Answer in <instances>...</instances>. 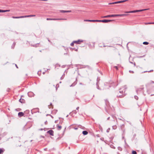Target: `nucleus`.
I'll return each mask as SVG.
<instances>
[{"label":"nucleus","instance_id":"obj_1","mask_svg":"<svg viewBox=\"0 0 154 154\" xmlns=\"http://www.w3.org/2000/svg\"><path fill=\"white\" fill-rule=\"evenodd\" d=\"M126 88V86H125L122 87L121 88L119 89V93L120 94H118L117 95V97L119 98H122L126 95L125 94V91Z\"/></svg>","mask_w":154,"mask_h":154},{"label":"nucleus","instance_id":"obj_2","mask_svg":"<svg viewBox=\"0 0 154 154\" xmlns=\"http://www.w3.org/2000/svg\"><path fill=\"white\" fill-rule=\"evenodd\" d=\"M112 20H96V22H102L103 23H108L112 21Z\"/></svg>","mask_w":154,"mask_h":154},{"label":"nucleus","instance_id":"obj_3","mask_svg":"<svg viewBox=\"0 0 154 154\" xmlns=\"http://www.w3.org/2000/svg\"><path fill=\"white\" fill-rule=\"evenodd\" d=\"M128 0H124L123 1H119L115 2H114L112 3H109V5H112V4H118V3H120L123 2H125L127 1Z\"/></svg>","mask_w":154,"mask_h":154},{"label":"nucleus","instance_id":"obj_4","mask_svg":"<svg viewBox=\"0 0 154 154\" xmlns=\"http://www.w3.org/2000/svg\"><path fill=\"white\" fill-rule=\"evenodd\" d=\"M47 20H66V19H64V18H47L46 19Z\"/></svg>","mask_w":154,"mask_h":154},{"label":"nucleus","instance_id":"obj_5","mask_svg":"<svg viewBox=\"0 0 154 154\" xmlns=\"http://www.w3.org/2000/svg\"><path fill=\"white\" fill-rule=\"evenodd\" d=\"M119 17L118 14H112L108 15L103 17V18H107L109 17Z\"/></svg>","mask_w":154,"mask_h":154},{"label":"nucleus","instance_id":"obj_6","mask_svg":"<svg viewBox=\"0 0 154 154\" xmlns=\"http://www.w3.org/2000/svg\"><path fill=\"white\" fill-rule=\"evenodd\" d=\"M83 42V40L79 39L77 41H74V42L75 43H76L78 44H80L81 43Z\"/></svg>","mask_w":154,"mask_h":154},{"label":"nucleus","instance_id":"obj_7","mask_svg":"<svg viewBox=\"0 0 154 154\" xmlns=\"http://www.w3.org/2000/svg\"><path fill=\"white\" fill-rule=\"evenodd\" d=\"M143 89V87H141L140 88H137L136 90V92L137 93H138L139 91H141Z\"/></svg>","mask_w":154,"mask_h":154},{"label":"nucleus","instance_id":"obj_8","mask_svg":"<svg viewBox=\"0 0 154 154\" xmlns=\"http://www.w3.org/2000/svg\"><path fill=\"white\" fill-rule=\"evenodd\" d=\"M47 133L51 136H54V131L52 130H50L48 131Z\"/></svg>","mask_w":154,"mask_h":154},{"label":"nucleus","instance_id":"obj_9","mask_svg":"<svg viewBox=\"0 0 154 154\" xmlns=\"http://www.w3.org/2000/svg\"><path fill=\"white\" fill-rule=\"evenodd\" d=\"M56 126H57V129L58 130H60L62 128L61 126L59 125L58 124Z\"/></svg>","mask_w":154,"mask_h":154},{"label":"nucleus","instance_id":"obj_10","mask_svg":"<svg viewBox=\"0 0 154 154\" xmlns=\"http://www.w3.org/2000/svg\"><path fill=\"white\" fill-rule=\"evenodd\" d=\"M28 95L29 97H32L34 96V94L32 92H29L28 93Z\"/></svg>","mask_w":154,"mask_h":154},{"label":"nucleus","instance_id":"obj_11","mask_svg":"<svg viewBox=\"0 0 154 154\" xmlns=\"http://www.w3.org/2000/svg\"><path fill=\"white\" fill-rule=\"evenodd\" d=\"M96 20H84V21H86V22H96Z\"/></svg>","mask_w":154,"mask_h":154},{"label":"nucleus","instance_id":"obj_12","mask_svg":"<svg viewBox=\"0 0 154 154\" xmlns=\"http://www.w3.org/2000/svg\"><path fill=\"white\" fill-rule=\"evenodd\" d=\"M19 101L22 103H25V100L24 99L21 98L20 99Z\"/></svg>","mask_w":154,"mask_h":154},{"label":"nucleus","instance_id":"obj_13","mask_svg":"<svg viewBox=\"0 0 154 154\" xmlns=\"http://www.w3.org/2000/svg\"><path fill=\"white\" fill-rule=\"evenodd\" d=\"M24 115V113L22 112H19L18 113V116L20 117L23 116Z\"/></svg>","mask_w":154,"mask_h":154},{"label":"nucleus","instance_id":"obj_14","mask_svg":"<svg viewBox=\"0 0 154 154\" xmlns=\"http://www.w3.org/2000/svg\"><path fill=\"white\" fill-rule=\"evenodd\" d=\"M137 12V10H134V11H126V12H125V13H135V12Z\"/></svg>","mask_w":154,"mask_h":154},{"label":"nucleus","instance_id":"obj_15","mask_svg":"<svg viewBox=\"0 0 154 154\" xmlns=\"http://www.w3.org/2000/svg\"><path fill=\"white\" fill-rule=\"evenodd\" d=\"M128 14H118L119 17H123V16H125L128 15Z\"/></svg>","mask_w":154,"mask_h":154},{"label":"nucleus","instance_id":"obj_16","mask_svg":"<svg viewBox=\"0 0 154 154\" xmlns=\"http://www.w3.org/2000/svg\"><path fill=\"white\" fill-rule=\"evenodd\" d=\"M149 9H141V10H137V12H141L144 11H146V10H147Z\"/></svg>","mask_w":154,"mask_h":154},{"label":"nucleus","instance_id":"obj_17","mask_svg":"<svg viewBox=\"0 0 154 154\" xmlns=\"http://www.w3.org/2000/svg\"><path fill=\"white\" fill-rule=\"evenodd\" d=\"M82 134L84 135H86L88 134V132L87 131H83Z\"/></svg>","mask_w":154,"mask_h":154},{"label":"nucleus","instance_id":"obj_18","mask_svg":"<svg viewBox=\"0 0 154 154\" xmlns=\"http://www.w3.org/2000/svg\"><path fill=\"white\" fill-rule=\"evenodd\" d=\"M12 17L14 19H18V18H21V16L20 17H14V16H12Z\"/></svg>","mask_w":154,"mask_h":154},{"label":"nucleus","instance_id":"obj_19","mask_svg":"<svg viewBox=\"0 0 154 154\" xmlns=\"http://www.w3.org/2000/svg\"><path fill=\"white\" fill-rule=\"evenodd\" d=\"M5 151V149H4L0 148V154L3 152Z\"/></svg>","mask_w":154,"mask_h":154},{"label":"nucleus","instance_id":"obj_20","mask_svg":"<svg viewBox=\"0 0 154 154\" xmlns=\"http://www.w3.org/2000/svg\"><path fill=\"white\" fill-rule=\"evenodd\" d=\"M31 17V15L22 16L21 18H23L28 17Z\"/></svg>","mask_w":154,"mask_h":154},{"label":"nucleus","instance_id":"obj_21","mask_svg":"<svg viewBox=\"0 0 154 154\" xmlns=\"http://www.w3.org/2000/svg\"><path fill=\"white\" fill-rule=\"evenodd\" d=\"M112 129L115 130L117 128V127L116 125H113L112 126Z\"/></svg>","mask_w":154,"mask_h":154},{"label":"nucleus","instance_id":"obj_22","mask_svg":"<svg viewBox=\"0 0 154 154\" xmlns=\"http://www.w3.org/2000/svg\"><path fill=\"white\" fill-rule=\"evenodd\" d=\"M143 44L145 45H147L149 44V43L146 42H143Z\"/></svg>","mask_w":154,"mask_h":154},{"label":"nucleus","instance_id":"obj_23","mask_svg":"<svg viewBox=\"0 0 154 154\" xmlns=\"http://www.w3.org/2000/svg\"><path fill=\"white\" fill-rule=\"evenodd\" d=\"M10 11L9 10H2V12H8Z\"/></svg>","mask_w":154,"mask_h":154},{"label":"nucleus","instance_id":"obj_24","mask_svg":"<svg viewBox=\"0 0 154 154\" xmlns=\"http://www.w3.org/2000/svg\"><path fill=\"white\" fill-rule=\"evenodd\" d=\"M118 149L120 151H121L122 150V148L120 147H118Z\"/></svg>","mask_w":154,"mask_h":154},{"label":"nucleus","instance_id":"obj_25","mask_svg":"<svg viewBox=\"0 0 154 154\" xmlns=\"http://www.w3.org/2000/svg\"><path fill=\"white\" fill-rule=\"evenodd\" d=\"M76 83H75V82H74L70 86V87H72V86H75V84H76Z\"/></svg>","mask_w":154,"mask_h":154},{"label":"nucleus","instance_id":"obj_26","mask_svg":"<svg viewBox=\"0 0 154 154\" xmlns=\"http://www.w3.org/2000/svg\"><path fill=\"white\" fill-rule=\"evenodd\" d=\"M153 70H151L149 71H144L143 72L145 73V72H152L153 71Z\"/></svg>","mask_w":154,"mask_h":154},{"label":"nucleus","instance_id":"obj_27","mask_svg":"<svg viewBox=\"0 0 154 154\" xmlns=\"http://www.w3.org/2000/svg\"><path fill=\"white\" fill-rule=\"evenodd\" d=\"M41 73V71H38V75H40Z\"/></svg>","mask_w":154,"mask_h":154},{"label":"nucleus","instance_id":"obj_28","mask_svg":"<svg viewBox=\"0 0 154 154\" xmlns=\"http://www.w3.org/2000/svg\"><path fill=\"white\" fill-rule=\"evenodd\" d=\"M132 154H137V152L136 151H133L132 152Z\"/></svg>","mask_w":154,"mask_h":154},{"label":"nucleus","instance_id":"obj_29","mask_svg":"<svg viewBox=\"0 0 154 154\" xmlns=\"http://www.w3.org/2000/svg\"><path fill=\"white\" fill-rule=\"evenodd\" d=\"M134 97L135 99H136V100H137L138 99V97L137 96H134Z\"/></svg>","mask_w":154,"mask_h":154},{"label":"nucleus","instance_id":"obj_30","mask_svg":"<svg viewBox=\"0 0 154 154\" xmlns=\"http://www.w3.org/2000/svg\"><path fill=\"white\" fill-rule=\"evenodd\" d=\"M60 11L61 12H62V13H65V12H66V11H64V10H60Z\"/></svg>","mask_w":154,"mask_h":154},{"label":"nucleus","instance_id":"obj_31","mask_svg":"<svg viewBox=\"0 0 154 154\" xmlns=\"http://www.w3.org/2000/svg\"><path fill=\"white\" fill-rule=\"evenodd\" d=\"M146 24H153L152 22H149L148 23H145Z\"/></svg>","mask_w":154,"mask_h":154},{"label":"nucleus","instance_id":"obj_32","mask_svg":"<svg viewBox=\"0 0 154 154\" xmlns=\"http://www.w3.org/2000/svg\"><path fill=\"white\" fill-rule=\"evenodd\" d=\"M75 43L74 42V41L70 44V45L72 46L74 45V44Z\"/></svg>","mask_w":154,"mask_h":154},{"label":"nucleus","instance_id":"obj_33","mask_svg":"<svg viewBox=\"0 0 154 154\" xmlns=\"http://www.w3.org/2000/svg\"><path fill=\"white\" fill-rule=\"evenodd\" d=\"M73 112L75 114H76L77 113V112L75 110L73 111Z\"/></svg>","mask_w":154,"mask_h":154},{"label":"nucleus","instance_id":"obj_34","mask_svg":"<svg viewBox=\"0 0 154 154\" xmlns=\"http://www.w3.org/2000/svg\"><path fill=\"white\" fill-rule=\"evenodd\" d=\"M71 11H70V10H69V11H66V13L70 12Z\"/></svg>","mask_w":154,"mask_h":154},{"label":"nucleus","instance_id":"obj_35","mask_svg":"<svg viewBox=\"0 0 154 154\" xmlns=\"http://www.w3.org/2000/svg\"><path fill=\"white\" fill-rule=\"evenodd\" d=\"M129 72H130V73H134V71H131V70H130V71H129Z\"/></svg>","mask_w":154,"mask_h":154},{"label":"nucleus","instance_id":"obj_36","mask_svg":"<svg viewBox=\"0 0 154 154\" xmlns=\"http://www.w3.org/2000/svg\"><path fill=\"white\" fill-rule=\"evenodd\" d=\"M114 67L117 70L118 69V68L117 66H115Z\"/></svg>","mask_w":154,"mask_h":154},{"label":"nucleus","instance_id":"obj_37","mask_svg":"<svg viewBox=\"0 0 154 154\" xmlns=\"http://www.w3.org/2000/svg\"><path fill=\"white\" fill-rule=\"evenodd\" d=\"M79 109V107H78L77 108H76V110H78Z\"/></svg>","mask_w":154,"mask_h":154},{"label":"nucleus","instance_id":"obj_38","mask_svg":"<svg viewBox=\"0 0 154 154\" xmlns=\"http://www.w3.org/2000/svg\"><path fill=\"white\" fill-rule=\"evenodd\" d=\"M35 15H31V17H35Z\"/></svg>","mask_w":154,"mask_h":154},{"label":"nucleus","instance_id":"obj_39","mask_svg":"<svg viewBox=\"0 0 154 154\" xmlns=\"http://www.w3.org/2000/svg\"><path fill=\"white\" fill-rule=\"evenodd\" d=\"M151 82L152 83H154V82L152 81H151Z\"/></svg>","mask_w":154,"mask_h":154},{"label":"nucleus","instance_id":"obj_40","mask_svg":"<svg viewBox=\"0 0 154 154\" xmlns=\"http://www.w3.org/2000/svg\"><path fill=\"white\" fill-rule=\"evenodd\" d=\"M47 124V121H46L45 122V124Z\"/></svg>","mask_w":154,"mask_h":154},{"label":"nucleus","instance_id":"obj_41","mask_svg":"<svg viewBox=\"0 0 154 154\" xmlns=\"http://www.w3.org/2000/svg\"><path fill=\"white\" fill-rule=\"evenodd\" d=\"M99 45V46H100V47H102V46H101V45H100V44Z\"/></svg>","mask_w":154,"mask_h":154},{"label":"nucleus","instance_id":"obj_42","mask_svg":"<svg viewBox=\"0 0 154 154\" xmlns=\"http://www.w3.org/2000/svg\"><path fill=\"white\" fill-rule=\"evenodd\" d=\"M15 66H16V67L17 68H18V67L17 66V65L16 64H15Z\"/></svg>","mask_w":154,"mask_h":154},{"label":"nucleus","instance_id":"obj_43","mask_svg":"<svg viewBox=\"0 0 154 154\" xmlns=\"http://www.w3.org/2000/svg\"><path fill=\"white\" fill-rule=\"evenodd\" d=\"M109 118H110V117H108V118H107V120H109Z\"/></svg>","mask_w":154,"mask_h":154},{"label":"nucleus","instance_id":"obj_44","mask_svg":"<svg viewBox=\"0 0 154 154\" xmlns=\"http://www.w3.org/2000/svg\"><path fill=\"white\" fill-rule=\"evenodd\" d=\"M50 105L51 106H52V103H50Z\"/></svg>","mask_w":154,"mask_h":154},{"label":"nucleus","instance_id":"obj_45","mask_svg":"<svg viewBox=\"0 0 154 154\" xmlns=\"http://www.w3.org/2000/svg\"><path fill=\"white\" fill-rule=\"evenodd\" d=\"M0 12H2V10L0 9Z\"/></svg>","mask_w":154,"mask_h":154},{"label":"nucleus","instance_id":"obj_46","mask_svg":"<svg viewBox=\"0 0 154 154\" xmlns=\"http://www.w3.org/2000/svg\"><path fill=\"white\" fill-rule=\"evenodd\" d=\"M15 43H14L13 44V46H14V45H15Z\"/></svg>","mask_w":154,"mask_h":154},{"label":"nucleus","instance_id":"obj_47","mask_svg":"<svg viewBox=\"0 0 154 154\" xmlns=\"http://www.w3.org/2000/svg\"><path fill=\"white\" fill-rule=\"evenodd\" d=\"M75 130H77L78 129V128H75Z\"/></svg>","mask_w":154,"mask_h":154},{"label":"nucleus","instance_id":"obj_48","mask_svg":"<svg viewBox=\"0 0 154 154\" xmlns=\"http://www.w3.org/2000/svg\"><path fill=\"white\" fill-rule=\"evenodd\" d=\"M134 66H135L136 64H135V63H134Z\"/></svg>","mask_w":154,"mask_h":154},{"label":"nucleus","instance_id":"obj_49","mask_svg":"<svg viewBox=\"0 0 154 154\" xmlns=\"http://www.w3.org/2000/svg\"><path fill=\"white\" fill-rule=\"evenodd\" d=\"M45 72H43V74H44L45 73Z\"/></svg>","mask_w":154,"mask_h":154},{"label":"nucleus","instance_id":"obj_50","mask_svg":"<svg viewBox=\"0 0 154 154\" xmlns=\"http://www.w3.org/2000/svg\"><path fill=\"white\" fill-rule=\"evenodd\" d=\"M63 79V78L62 77H61V79Z\"/></svg>","mask_w":154,"mask_h":154},{"label":"nucleus","instance_id":"obj_51","mask_svg":"<svg viewBox=\"0 0 154 154\" xmlns=\"http://www.w3.org/2000/svg\"><path fill=\"white\" fill-rule=\"evenodd\" d=\"M103 47H106V46H105V45H103Z\"/></svg>","mask_w":154,"mask_h":154},{"label":"nucleus","instance_id":"obj_52","mask_svg":"<svg viewBox=\"0 0 154 154\" xmlns=\"http://www.w3.org/2000/svg\"><path fill=\"white\" fill-rule=\"evenodd\" d=\"M75 51H77V49H76L75 50Z\"/></svg>","mask_w":154,"mask_h":154},{"label":"nucleus","instance_id":"obj_53","mask_svg":"<svg viewBox=\"0 0 154 154\" xmlns=\"http://www.w3.org/2000/svg\"><path fill=\"white\" fill-rule=\"evenodd\" d=\"M108 131H109V130H107V131L108 132Z\"/></svg>","mask_w":154,"mask_h":154},{"label":"nucleus","instance_id":"obj_54","mask_svg":"<svg viewBox=\"0 0 154 154\" xmlns=\"http://www.w3.org/2000/svg\"><path fill=\"white\" fill-rule=\"evenodd\" d=\"M108 131H109V130H107V131L108 132Z\"/></svg>","mask_w":154,"mask_h":154},{"label":"nucleus","instance_id":"obj_55","mask_svg":"<svg viewBox=\"0 0 154 154\" xmlns=\"http://www.w3.org/2000/svg\"><path fill=\"white\" fill-rule=\"evenodd\" d=\"M41 130H43V129H41Z\"/></svg>","mask_w":154,"mask_h":154},{"label":"nucleus","instance_id":"obj_56","mask_svg":"<svg viewBox=\"0 0 154 154\" xmlns=\"http://www.w3.org/2000/svg\"><path fill=\"white\" fill-rule=\"evenodd\" d=\"M152 24H154V22H152Z\"/></svg>","mask_w":154,"mask_h":154},{"label":"nucleus","instance_id":"obj_57","mask_svg":"<svg viewBox=\"0 0 154 154\" xmlns=\"http://www.w3.org/2000/svg\"><path fill=\"white\" fill-rule=\"evenodd\" d=\"M118 154H120V153H119V152L118 153Z\"/></svg>","mask_w":154,"mask_h":154},{"label":"nucleus","instance_id":"obj_58","mask_svg":"<svg viewBox=\"0 0 154 154\" xmlns=\"http://www.w3.org/2000/svg\"><path fill=\"white\" fill-rule=\"evenodd\" d=\"M63 122H62L61 123V124H62V123Z\"/></svg>","mask_w":154,"mask_h":154}]
</instances>
